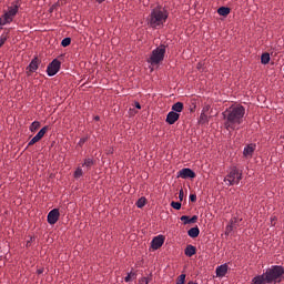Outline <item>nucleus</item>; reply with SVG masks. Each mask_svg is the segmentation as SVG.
<instances>
[{
  "mask_svg": "<svg viewBox=\"0 0 284 284\" xmlns=\"http://www.w3.org/2000/svg\"><path fill=\"white\" fill-rule=\"evenodd\" d=\"M245 115V108L241 104L232 105L227 108L223 112V118L225 120V128L226 130H235L236 125H240L243 123V119Z\"/></svg>",
  "mask_w": 284,
  "mask_h": 284,
  "instance_id": "f257e3e1",
  "label": "nucleus"
},
{
  "mask_svg": "<svg viewBox=\"0 0 284 284\" xmlns=\"http://www.w3.org/2000/svg\"><path fill=\"white\" fill-rule=\"evenodd\" d=\"M168 18L169 11L159 4L151 10L149 16V24L153 29H159L166 22Z\"/></svg>",
  "mask_w": 284,
  "mask_h": 284,
  "instance_id": "f03ea898",
  "label": "nucleus"
},
{
  "mask_svg": "<svg viewBox=\"0 0 284 284\" xmlns=\"http://www.w3.org/2000/svg\"><path fill=\"white\" fill-rule=\"evenodd\" d=\"M20 2H13L11 7L8 8V11L4 12V14L2 17H0V27L2 28L6 24H10L11 22H13L14 18L17 17V14L19 13V9H20Z\"/></svg>",
  "mask_w": 284,
  "mask_h": 284,
  "instance_id": "7ed1b4c3",
  "label": "nucleus"
},
{
  "mask_svg": "<svg viewBox=\"0 0 284 284\" xmlns=\"http://www.w3.org/2000/svg\"><path fill=\"white\" fill-rule=\"evenodd\" d=\"M240 181H242V171H240L236 166H233L227 175L224 178V183L226 185H239Z\"/></svg>",
  "mask_w": 284,
  "mask_h": 284,
  "instance_id": "20e7f679",
  "label": "nucleus"
},
{
  "mask_svg": "<svg viewBox=\"0 0 284 284\" xmlns=\"http://www.w3.org/2000/svg\"><path fill=\"white\" fill-rule=\"evenodd\" d=\"M166 47L164 44H161L156 49H154L148 60V62L152 65H156L160 62L163 61L165 55Z\"/></svg>",
  "mask_w": 284,
  "mask_h": 284,
  "instance_id": "39448f33",
  "label": "nucleus"
},
{
  "mask_svg": "<svg viewBox=\"0 0 284 284\" xmlns=\"http://www.w3.org/2000/svg\"><path fill=\"white\" fill-rule=\"evenodd\" d=\"M283 274H284L283 266H280V265L273 266V268L266 271V273H265L266 283L271 284V283L277 281Z\"/></svg>",
  "mask_w": 284,
  "mask_h": 284,
  "instance_id": "423d86ee",
  "label": "nucleus"
},
{
  "mask_svg": "<svg viewBox=\"0 0 284 284\" xmlns=\"http://www.w3.org/2000/svg\"><path fill=\"white\" fill-rule=\"evenodd\" d=\"M59 70H61V61L58 59H54L47 68V73L49 77H53L59 73Z\"/></svg>",
  "mask_w": 284,
  "mask_h": 284,
  "instance_id": "0eeeda50",
  "label": "nucleus"
},
{
  "mask_svg": "<svg viewBox=\"0 0 284 284\" xmlns=\"http://www.w3.org/2000/svg\"><path fill=\"white\" fill-rule=\"evenodd\" d=\"M61 216V213L59 212V209H52L47 216V222L49 225H54L57 222H59V217Z\"/></svg>",
  "mask_w": 284,
  "mask_h": 284,
  "instance_id": "6e6552de",
  "label": "nucleus"
},
{
  "mask_svg": "<svg viewBox=\"0 0 284 284\" xmlns=\"http://www.w3.org/2000/svg\"><path fill=\"white\" fill-rule=\"evenodd\" d=\"M196 174L193 170L185 168L178 172V179H195Z\"/></svg>",
  "mask_w": 284,
  "mask_h": 284,
  "instance_id": "1a4fd4ad",
  "label": "nucleus"
},
{
  "mask_svg": "<svg viewBox=\"0 0 284 284\" xmlns=\"http://www.w3.org/2000/svg\"><path fill=\"white\" fill-rule=\"evenodd\" d=\"M49 126L45 125L43 126L32 139L31 141L28 143V146L30 148L31 145H34V143H39V141H41V138L43 135H45V132H48Z\"/></svg>",
  "mask_w": 284,
  "mask_h": 284,
  "instance_id": "9d476101",
  "label": "nucleus"
},
{
  "mask_svg": "<svg viewBox=\"0 0 284 284\" xmlns=\"http://www.w3.org/2000/svg\"><path fill=\"white\" fill-rule=\"evenodd\" d=\"M39 63H41L39 58H33L27 67V74L30 75V73L36 72L39 69Z\"/></svg>",
  "mask_w": 284,
  "mask_h": 284,
  "instance_id": "9b49d317",
  "label": "nucleus"
},
{
  "mask_svg": "<svg viewBox=\"0 0 284 284\" xmlns=\"http://www.w3.org/2000/svg\"><path fill=\"white\" fill-rule=\"evenodd\" d=\"M163 243H164V236L158 235L152 240L151 247L152 250L158 251L159 248L162 247Z\"/></svg>",
  "mask_w": 284,
  "mask_h": 284,
  "instance_id": "f8f14e48",
  "label": "nucleus"
},
{
  "mask_svg": "<svg viewBox=\"0 0 284 284\" xmlns=\"http://www.w3.org/2000/svg\"><path fill=\"white\" fill-rule=\"evenodd\" d=\"M255 150H256V144L254 143L247 144L244 148L243 155L245 156V159H252Z\"/></svg>",
  "mask_w": 284,
  "mask_h": 284,
  "instance_id": "ddd939ff",
  "label": "nucleus"
},
{
  "mask_svg": "<svg viewBox=\"0 0 284 284\" xmlns=\"http://www.w3.org/2000/svg\"><path fill=\"white\" fill-rule=\"evenodd\" d=\"M181 222L184 223V225H190V224H195L199 220L197 215H193L192 217L187 216V215H183L181 216Z\"/></svg>",
  "mask_w": 284,
  "mask_h": 284,
  "instance_id": "4468645a",
  "label": "nucleus"
},
{
  "mask_svg": "<svg viewBox=\"0 0 284 284\" xmlns=\"http://www.w3.org/2000/svg\"><path fill=\"white\" fill-rule=\"evenodd\" d=\"M179 118H180V114H179V113H176V112H174V111H171V112L168 113L165 121H166L170 125H172V124H174V123L179 120Z\"/></svg>",
  "mask_w": 284,
  "mask_h": 284,
  "instance_id": "2eb2a0df",
  "label": "nucleus"
},
{
  "mask_svg": "<svg viewBox=\"0 0 284 284\" xmlns=\"http://www.w3.org/2000/svg\"><path fill=\"white\" fill-rule=\"evenodd\" d=\"M227 274V264H222L216 268V276L224 277Z\"/></svg>",
  "mask_w": 284,
  "mask_h": 284,
  "instance_id": "dca6fc26",
  "label": "nucleus"
},
{
  "mask_svg": "<svg viewBox=\"0 0 284 284\" xmlns=\"http://www.w3.org/2000/svg\"><path fill=\"white\" fill-rule=\"evenodd\" d=\"M184 254L186 257H193L196 254V247L189 244L184 250Z\"/></svg>",
  "mask_w": 284,
  "mask_h": 284,
  "instance_id": "f3484780",
  "label": "nucleus"
},
{
  "mask_svg": "<svg viewBox=\"0 0 284 284\" xmlns=\"http://www.w3.org/2000/svg\"><path fill=\"white\" fill-rule=\"evenodd\" d=\"M239 220L236 217H233L231 223L226 226V234H230L233 232L234 229L237 227Z\"/></svg>",
  "mask_w": 284,
  "mask_h": 284,
  "instance_id": "a211bd4d",
  "label": "nucleus"
},
{
  "mask_svg": "<svg viewBox=\"0 0 284 284\" xmlns=\"http://www.w3.org/2000/svg\"><path fill=\"white\" fill-rule=\"evenodd\" d=\"M92 165H94V160L92 158L84 159V162L82 163V168H85L87 171L92 169Z\"/></svg>",
  "mask_w": 284,
  "mask_h": 284,
  "instance_id": "6ab92c4d",
  "label": "nucleus"
},
{
  "mask_svg": "<svg viewBox=\"0 0 284 284\" xmlns=\"http://www.w3.org/2000/svg\"><path fill=\"white\" fill-rule=\"evenodd\" d=\"M187 235L191 237V239H196L199 235H200V229L197 226L195 227H192L187 231Z\"/></svg>",
  "mask_w": 284,
  "mask_h": 284,
  "instance_id": "aec40b11",
  "label": "nucleus"
},
{
  "mask_svg": "<svg viewBox=\"0 0 284 284\" xmlns=\"http://www.w3.org/2000/svg\"><path fill=\"white\" fill-rule=\"evenodd\" d=\"M266 283V275H257L253 278V284H265Z\"/></svg>",
  "mask_w": 284,
  "mask_h": 284,
  "instance_id": "412c9836",
  "label": "nucleus"
},
{
  "mask_svg": "<svg viewBox=\"0 0 284 284\" xmlns=\"http://www.w3.org/2000/svg\"><path fill=\"white\" fill-rule=\"evenodd\" d=\"M184 109V104L182 102H176L172 105V111L175 113H181Z\"/></svg>",
  "mask_w": 284,
  "mask_h": 284,
  "instance_id": "4be33fe9",
  "label": "nucleus"
},
{
  "mask_svg": "<svg viewBox=\"0 0 284 284\" xmlns=\"http://www.w3.org/2000/svg\"><path fill=\"white\" fill-rule=\"evenodd\" d=\"M231 12V9L227 8V7H221L219 10H217V13L222 17H225L227 16L229 13Z\"/></svg>",
  "mask_w": 284,
  "mask_h": 284,
  "instance_id": "5701e85b",
  "label": "nucleus"
},
{
  "mask_svg": "<svg viewBox=\"0 0 284 284\" xmlns=\"http://www.w3.org/2000/svg\"><path fill=\"white\" fill-rule=\"evenodd\" d=\"M9 32H4L1 34L0 37V48H2L4 45V43L8 41L9 39Z\"/></svg>",
  "mask_w": 284,
  "mask_h": 284,
  "instance_id": "b1692460",
  "label": "nucleus"
},
{
  "mask_svg": "<svg viewBox=\"0 0 284 284\" xmlns=\"http://www.w3.org/2000/svg\"><path fill=\"white\" fill-rule=\"evenodd\" d=\"M74 179H81L83 176V169L81 166H78L73 173Z\"/></svg>",
  "mask_w": 284,
  "mask_h": 284,
  "instance_id": "393cba45",
  "label": "nucleus"
},
{
  "mask_svg": "<svg viewBox=\"0 0 284 284\" xmlns=\"http://www.w3.org/2000/svg\"><path fill=\"white\" fill-rule=\"evenodd\" d=\"M271 58H270V54L268 53H263L262 57H261V62L263 64H267L270 62Z\"/></svg>",
  "mask_w": 284,
  "mask_h": 284,
  "instance_id": "a878e982",
  "label": "nucleus"
},
{
  "mask_svg": "<svg viewBox=\"0 0 284 284\" xmlns=\"http://www.w3.org/2000/svg\"><path fill=\"white\" fill-rule=\"evenodd\" d=\"M40 125H41V123L39 121H34L31 123L29 129L31 132H34L37 129H39Z\"/></svg>",
  "mask_w": 284,
  "mask_h": 284,
  "instance_id": "bb28decb",
  "label": "nucleus"
},
{
  "mask_svg": "<svg viewBox=\"0 0 284 284\" xmlns=\"http://www.w3.org/2000/svg\"><path fill=\"white\" fill-rule=\"evenodd\" d=\"M72 43V39H70V38H64L62 41H61V45L62 47H68V45H70Z\"/></svg>",
  "mask_w": 284,
  "mask_h": 284,
  "instance_id": "cd10ccee",
  "label": "nucleus"
},
{
  "mask_svg": "<svg viewBox=\"0 0 284 284\" xmlns=\"http://www.w3.org/2000/svg\"><path fill=\"white\" fill-rule=\"evenodd\" d=\"M145 205V197H140L136 202V207L141 209Z\"/></svg>",
  "mask_w": 284,
  "mask_h": 284,
  "instance_id": "c85d7f7f",
  "label": "nucleus"
},
{
  "mask_svg": "<svg viewBox=\"0 0 284 284\" xmlns=\"http://www.w3.org/2000/svg\"><path fill=\"white\" fill-rule=\"evenodd\" d=\"M185 278H186V275L181 274L176 280V284H185Z\"/></svg>",
  "mask_w": 284,
  "mask_h": 284,
  "instance_id": "c756f323",
  "label": "nucleus"
},
{
  "mask_svg": "<svg viewBox=\"0 0 284 284\" xmlns=\"http://www.w3.org/2000/svg\"><path fill=\"white\" fill-rule=\"evenodd\" d=\"M171 207L173 209V210H181V207H182V204L180 203V202H171Z\"/></svg>",
  "mask_w": 284,
  "mask_h": 284,
  "instance_id": "7c9ffc66",
  "label": "nucleus"
},
{
  "mask_svg": "<svg viewBox=\"0 0 284 284\" xmlns=\"http://www.w3.org/2000/svg\"><path fill=\"white\" fill-rule=\"evenodd\" d=\"M131 276H135V274H134V273H129V274L124 277V282H125V283H130Z\"/></svg>",
  "mask_w": 284,
  "mask_h": 284,
  "instance_id": "2f4dec72",
  "label": "nucleus"
},
{
  "mask_svg": "<svg viewBox=\"0 0 284 284\" xmlns=\"http://www.w3.org/2000/svg\"><path fill=\"white\" fill-rule=\"evenodd\" d=\"M88 141V138H81L78 145H80V148H83V144Z\"/></svg>",
  "mask_w": 284,
  "mask_h": 284,
  "instance_id": "473e14b6",
  "label": "nucleus"
},
{
  "mask_svg": "<svg viewBox=\"0 0 284 284\" xmlns=\"http://www.w3.org/2000/svg\"><path fill=\"white\" fill-rule=\"evenodd\" d=\"M200 120L202 122H206L207 121V115L204 112H202L201 115H200Z\"/></svg>",
  "mask_w": 284,
  "mask_h": 284,
  "instance_id": "72a5a7b5",
  "label": "nucleus"
},
{
  "mask_svg": "<svg viewBox=\"0 0 284 284\" xmlns=\"http://www.w3.org/2000/svg\"><path fill=\"white\" fill-rule=\"evenodd\" d=\"M139 284H149V278L148 277H141L139 281Z\"/></svg>",
  "mask_w": 284,
  "mask_h": 284,
  "instance_id": "f704fd0d",
  "label": "nucleus"
},
{
  "mask_svg": "<svg viewBox=\"0 0 284 284\" xmlns=\"http://www.w3.org/2000/svg\"><path fill=\"white\" fill-rule=\"evenodd\" d=\"M179 199H180V201H183V199H184V192L182 189L179 192Z\"/></svg>",
  "mask_w": 284,
  "mask_h": 284,
  "instance_id": "c9c22d12",
  "label": "nucleus"
},
{
  "mask_svg": "<svg viewBox=\"0 0 284 284\" xmlns=\"http://www.w3.org/2000/svg\"><path fill=\"white\" fill-rule=\"evenodd\" d=\"M190 201H191L192 203H195V201H196V194H191V195H190Z\"/></svg>",
  "mask_w": 284,
  "mask_h": 284,
  "instance_id": "e433bc0d",
  "label": "nucleus"
},
{
  "mask_svg": "<svg viewBox=\"0 0 284 284\" xmlns=\"http://www.w3.org/2000/svg\"><path fill=\"white\" fill-rule=\"evenodd\" d=\"M210 105L209 104H206L204 108H203V110H202V113H205V112H207L209 110H210Z\"/></svg>",
  "mask_w": 284,
  "mask_h": 284,
  "instance_id": "4c0bfd02",
  "label": "nucleus"
},
{
  "mask_svg": "<svg viewBox=\"0 0 284 284\" xmlns=\"http://www.w3.org/2000/svg\"><path fill=\"white\" fill-rule=\"evenodd\" d=\"M43 272H44L43 267L37 270V274H38V275L43 274Z\"/></svg>",
  "mask_w": 284,
  "mask_h": 284,
  "instance_id": "58836bf2",
  "label": "nucleus"
},
{
  "mask_svg": "<svg viewBox=\"0 0 284 284\" xmlns=\"http://www.w3.org/2000/svg\"><path fill=\"white\" fill-rule=\"evenodd\" d=\"M134 106L139 110L141 109V104L139 102H134Z\"/></svg>",
  "mask_w": 284,
  "mask_h": 284,
  "instance_id": "ea45409f",
  "label": "nucleus"
},
{
  "mask_svg": "<svg viewBox=\"0 0 284 284\" xmlns=\"http://www.w3.org/2000/svg\"><path fill=\"white\" fill-rule=\"evenodd\" d=\"M94 120H95V121H100L101 118H100L99 115H95V116H94Z\"/></svg>",
  "mask_w": 284,
  "mask_h": 284,
  "instance_id": "a19ab883",
  "label": "nucleus"
},
{
  "mask_svg": "<svg viewBox=\"0 0 284 284\" xmlns=\"http://www.w3.org/2000/svg\"><path fill=\"white\" fill-rule=\"evenodd\" d=\"M94 1L98 3H103V1H105V0H94Z\"/></svg>",
  "mask_w": 284,
  "mask_h": 284,
  "instance_id": "79ce46f5",
  "label": "nucleus"
},
{
  "mask_svg": "<svg viewBox=\"0 0 284 284\" xmlns=\"http://www.w3.org/2000/svg\"><path fill=\"white\" fill-rule=\"evenodd\" d=\"M187 284H199V283L190 281Z\"/></svg>",
  "mask_w": 284,
  "mask_h": 284,
  "instance_id": "37998d69",
  "label": "nucleus"
},
{
  "mask_svg": "<svg viewBox=\"0 0 284 284\" xmlns=\"http://www.w3.org/2000/svg\"><path fill=\"white\" fill-rule=\"evenodd\" d=\"M201 68H202V63H199V64H197V69H201Z\"/></svg>",
  "mask_w": 284,
  "mask_h": 284,
  "instance_id": "c03bdc74",
  "label": "nucleus"
},
{
  "mask_svg": "<svg viewBox=\"0 0 284 284\" xmlns=\"http://www.w3.org/2000/svg\"><path fill=\"white\" fill-rule=\"evenodd\" d=\"M29 245H30V242L27 243V246H29Z\"/></svg>",
  "mask_w": 284,
  "mask_h": 284,
  "instance_id": "a18cd8bd",
  "label": "nucleus"
}]
</instances>
